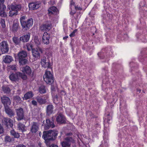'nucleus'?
I'll return each instance as SVG.
<instances>
[{
    "label": "nucleus",
    "instance_id": "obj_44",
    "mask_svg": "<svg viewBox=\"0 0 147 147\" xmlns=\"http://www.w3.org/2000/svg\"><path fill=\"white\" fill-rule=\"evenodd\" d=\"M32 104L34 106H37V102L34 100H32Z\"/></svg>",
    "mask_w": 147,
    "mask_h": 147
},
{
    "label": "nucleus",
    "instance_id": "obj_32",
    "mask_svg": "<svg viewBox=\"0 0 147 147\" xmlns=\"http://www.w3.org/2000/svg\"><path fill=\"white\" fill-rule=\"evenodd\" d=\"M12 40L15 45H20L21 41L20 38L19 39L18 37H13L12 38Z\"/></svg>",
    "mask_w": 147,
    "mask_h": 147
},
{
    "label": "nucleus",
    "instance_id": "obj_53",
    "mask_svg": "<svg viewBox=\"0 0 147 147\" xmlns=\"http://www.w3.org/2000/svg\"><path fill=\"white\" fill-rule=\"evenodd\" d=\"M34 40H35V42H36V43H37V44H38L40 43V42H39V41L36 39H34Z\"/></svg>",
    "mask_w": 147,
    "mask_h": 147
},
{
    "label": "nucleus",
    "instance_id": "obj_25",
    "mask_svg": "<svg viewBox=\"0 0 147 147\" xmlns=\"http://www.w3.org/2000/svg\"><path fill=\"white\" fill-rule=\"evenodd\" d=\"M5 111L6 113L10 117L14 116L15 113L12 109L9 108L8 107L5 108Z\"/></svg>",
    "mask_w": 147,
    "mask_h": 147
},
{
    "label": "nucleus",
    "instance_id": "obj_12",
    "mask_svg": "<svg viewBox=\"0 0 147 147\" xmlns=\"http://www.w3.org/2000/svg\"><path fill=\"white\" fill-rule=\"evenodd\" d=\"M9 76V78L13 82L18 81L19 80V75L21 72L18 71L15 73H11Z\"/></svg>",
    "mask_w": 147,
    "mask_h": 147
},
{
    "label": "nucleus",
    "instance_id": "obj_52",
    "mask_svg": "<svg viewBox=\"0 0 147 147\" xmlns=\"http://www.w3.org/2000/svg\"><path fill=\"white\" fill-rule=\"evenodd\" d=\"M47 56H48V59L49 58H50L52 56V53H47Z\"/></svg>",
    "mask_w": 147,
    "mask_h": 147
},
{
    "label": "nucleus",
    "instance_id": "obj_24",
    "mask_svg": "<svg viewBox=\"0 0 147 147\" xmlns=\"http://www.w3.org/2000/svg\"><path fill=\"white\" fill-rule=\"evenodd\" d=\"M30 37V34L27 32L25 34L20 37V39L23 42H26L28 41Z\"/></svg>",
    "mask_w": 147,
    "mask_h": 147
},
{
    "label": "nucleus",
    "instance_id": "obj_3",
    "mask_svg": "<svg viewBox=\"0 0 147 147\" xmlns=\"http://www.w3.org/2000/svg\"><path fill=\"white\" fill-rule=\"evenodd\" d=\"M21 5L20 4H11L9 7V9H11L9 11V16L12 17L13 16L18 15V11L22 9Z\"/></svg>",
    "mask_w": 147,
    "mask_h": 147
},
{
    "label": "nucleus",
    "instance_id": "obj_36",
    "mask_svg": "<svg viewBox=\"0 0 147 147\" xmlns=\"http://www.w3.org/2000/svg\"><path fill=\"white\" fill-rule=\"evenodd\" d=\"M13 99L17 103H20L21 102V98L18 96L13 97Z\"/></svg>",
    "mask_w": 147,
    "mask_h": 147
},
{
    "label": "nucleus",
    "instance_id": "obj_7",
    "mask_svg": "<svg viewBox=\"0 0 147 147\" xmlns=\"http://www.w3.org/2000/svg\"><path fill=\"white\" fill-rule=\"evenodd\" d=\"M0 50L2 53H5L8 52L9 48L7 41L3 40L0 43Z\"/></svg>",
    "mask_w": 147,
    "mask_h": 147
},
{
    "label": "nucleus",
    "instance_id": "obj_42",
    "mask_svg": "<svg viewBox=\"0 0 147 147\" xmlns=\"http://www.w3.org/2000/svg\"><path fill=\"white\" fill-rule=\"evenodd\" d=\"M12 138L8 136H6L5 138V140L6 141L10 142L12 141Z\"/></svg>",
    "mask_w": 147,
    "mask_h": 147
},
{
    "label": "nucleus",
    "instance_id": "obj_31",
    "mask_svg": "<svg viewBox=\"0 0 147 147\" xmlns=\"http://www.w3.org/2000/svg\"><path fill=\"white\" fill-rule=\"evenodd\" d=\"M38 92L41 94H45L46 92L45 87L44 85L40 86L38 89Z\"/></svg>",
    "mask_w": 147,
    "mask_h": 147
},
{
    "label": "nucleus",
    "instance_id": "obj_57",
    "mask_svg": "<svg viewBox=\"0 0 147 147\" xmlns=\"http://www.w3.org/2000/svg\"><path fill=\"white\" fill-rule=\"evenodd\" d=\"M4 0H0V4L3 3Z\"/></svg>",
    "mask_w": 147,
    "mask_h": 147
},
{
    "label": "nucleus",
    "instance_id": "obj_28",
    "mask_svg": "<svg viewBox=\"0 0 147 147\" xmlns=\"http://www.w3.org/2000/svg\"><path fill=\"white\" fill-rule=\"evenodd\" d=\"M20 28V26H19L18 22L17 21L14 22L12 27V31L14 33H15Z\"/></svg>",
    "mask_w": 147,
    "mask_h": 147
},
{
    "label": "nucleus",
    "instance_id": "obj_4",
    "mask_svg": "<svg viewBox=\"0 0 147 147\" xmlns=\"http://www.w3.org/2000/svg\"><path fill=\"white\" fill-rule=\"evenodd\" d=\"M27 56V53L26 51H22L18 53V56L20 65H24L28 63V60L26 58Z\"/></svg>",
    "mask_w": 147,
    "mask_h": 147
},
{
    "label": "nucleus",
    "instance_id": "obj_43",
    "mask_svg": "<svg viewBox=\"0 0 147 147\" xmlns=\"http://www.w3.org/2000/svg\"><path fill=\"white\" fill-rule=\"evenodd\" d=\"M4 131V129L1 124L0 123V134H3Z\"/></svg>",
    "mask_w": 147,
    "mask_h": 147
},
{
    "label": "nucleus",
    "instance_id": "obj_60",
    "mask_svg": "<svg viewBox=\"0 0 147 147\" xmlns=\"http://www.w3.org/2000/svg\"><path fill=\"white\" fill-rule=\"evenodd\" d=\"M137 91L139 92L140 93L141 91V90H140V89H137Z\"/></svg>",
    "mask_w": 147,
    "mask_h": 147
},
{
    "label": "nucleus",
    "instance_id": "obj_41",
    "mask_svg": "<svg viewBox=\"0 0 147 147\" xmlns=\"http://www.w3.org/2000/svg\"><path fill=\"white\" fill-rule=\"evenodd\" d=\"M77 29H75L70 35L69 36L70 37H73L75 35V33L77 32Z\"/></svg>",
    "mask_w": 147,
    "mask_h": 147
},
{
    "label": "nucleus",
    "instance_id": "obj_26",
    "mask_svg": "<svg viewBox=\"0 0 147 147\" xmlns=\"http://www.w3.org/2000/svg\"><path fill=\"white\" fill-rule=\"evenodd\" d=\"M32 53L34 59L36 60L40 58V53L38 49H34L32 50Z\"/></svg>",
    "mask_w": 147,
    "mask_h": 147
},
{
    "label": "nucleus",
    "instance_id": "obj_17",
    "mask_svg": "<svg viewBox=\"0 0 147 147\" xmlns=\"http://www.w3.org/2000/svg\"><path fill=\"white\" fill-rule=\"evenodd\" d=\"M72 139V138L70 137L65 138V140L61 142L62 147H70L71 141Z\"/></svg>",
    "mask_w": 147,
    "mask_h": 147
},
{
    "label": "nucleus",
    "instance_id": "obj_8",
    "mask_svg": "<svg viewBox=\"0 0 147 147\" xmlns=\"http://www.w3.org/2000/svg\"><path fill=\"white\" fill-rule=\"evenodd\" d=\"M42 126L45 130L48 129L51 127L53 128L55 127L53 122L51 121V120L49 119H46L45 123H43Z\"/></svg>",
    "mask_w": 147,
    "mask_h": 147
},
{
    "label": "nucleus",
    "instance_id": "obj_23",
    "mask_svg": "<svg viewBox=\"0 0 147 147\" xmlns=\"http://www.w3.org/2000/svg\"><path fill=\"white\" fill-rule=\"evenodd\" d=\"M2 91L4 94H9L11 90L10 86L8 85H4L1 87Z\"/></svg>",
    "mask_w": 147,
    "mask_h": 147
},
{
    "label": "nucleus",
    "instance_id": "obj_40",
    "mask_svg": "<svg viewBox=\"0 0 147 147\" xmlns=\"http://www.w3.org/2000/svg\"><path fill=\"white\" fill-rule=\"evenodd\" d=\"M9 67L12 70L16 71L17 70V66L16 65H11L9 66Z\"/></svg>",
    "mask_w": 147,
    "mask_h": 147
},
{
    "label": "nucleus",
    "instance_id": "obj_59",
    "mask_svg": "<svg viewBox=\"0 0 147 147\" xmlns=\"http://www.w3.org/2000/svg\"><path fill=\"white\" fill-rule=\"evenodd\" d=\"M124 37L126 38L127 37V34H125L124 35Z\"/></svg>",
    "mask_w": 147,
    "mask_h": 147
},
{
    "label": "nucleus",
    "instance_id": "obj_47",
    "mask_svg": "<svg viewBox=\"0 0 147 147\" xmlns=\"http://www.w3.org/2000/svg\"><path fill=\"white\" fill-rule=\"evenodd\" d=\"M59 98L57 95H55L54 98V101H58Z\"/></svg>",
    "mask_w": 147,
    "mask_h": 147
},
{
    "label": "nucleus",
    "instance_id": "obj_10",
    "mask_svg": "<svg viewBox=\"0 0 147 147\" xmlns=\"http://www.w3.org/2000/svg\"><path fill=\"white\" fill-rule=\"evenodd\" d=\"M51 23L49 22L44 23L40 26V29L42 31L48 32L51 28Z\"/></svg>",
    "mask_w": 147,
    "mask_h": 147
},
{
    "label": "nucleus",
    "instance_id": "obj_20",
    "mask_svg": "<svg viewBox=\"0 0 147 147\" xmlns=\"http://www.w3.org/2000/svg\"><path fill=\"white\" fill-rule=\"evenodd\" d=\"M54 106L52 104L48 105L46 108V115L49 116L54 112Z\"/></svg>",
    "mask_w": 147,
    "mask_h": 147
},
{
    "label": "nucleus",
    "instance_id": "obj_46",
    "mask_svg": "<svg viewBox=\"0 0 147 147\" xmlns=\"http://www.w3.org/2000/svg\"><path fill=\"white\" fill-rule=\"evenodd\" d=\"M75 3L73 1V0H71V1H70V8H71V10H72V8H71V7L72 6V5H75Z\"/></svg>",
    "mask_w": 147,
    "mask_h": 147
},
{
    "label": "nucleus",
    "instance_id": "obj_29",
    "mask_svg": "<svg viewBox=\"0 0 147 147\" xmlns=\"http://www.w3.org/2000/svg\"><path fill=\"white\" fill-rule=\"evenodd\" d=\"M21 71L24 73H26L28 75H30L32 72L30 68L28 66H26L22 68Z\"/></svg>",
    "mask_w": 147,
    "mask_h": 147
},
{
    "label": "nucleus",
    "instance_id": "obj_50",
    "mask_svg": "<svg viewBox=\"0 0 147 147\" xmlns=\"http://www.w3.org/2000/svg\"><path fill=\"white\" fill-rule=\"evenodd\" d=\"M98 56L99 57H100L101 59L103 58V57H101L102 55H103L102 54V53H98Z\"/></svg>",
    "mask_w": 147,
    "mask_h": 147
},
{
    "label": "nucleus",
    "instance_id": "obj_51",
    "mask_svg": "<svg viewBox=\"0 0 147 147\" xmlns=\"http://www.w3.org/2000/svg\"><path fill=\"white\" fill-rule=\"evenodd\" d=\"M21 90L20 89H18L16 93L18 94H20L21 93Z\"/></svg>",
    "mask_w": 147,
    "mask_h": 147
},
{
    "label": "nucleus",
    "instance_id": "obj_35",
    "mask_svg": "<svg viewBox=\"0 0 147 147\" xmlns=\"http://www.w3.org/2000/svg\"><path fill=\"white\" fill-rule=\"evenodd\" d=\"M26 46L27 49L28 51H30L31 50L32 51L33 49V45L31 42L28 43L26 44Z\"/></svg>",
    "mask_w": 147,
    "mask_h": 147
},
{
    "label": "nucleus",
    "instance_id": "obj_1",
    "mask_svg": "<svg viewBox=\"0 0 147 147\" xmlns=\"http://www.w3.org/2000/svg\"><path fill=\"white\" fill-rule=\"evenodd\" d=\"M26 19V16H21L20 19L22 27L24 31H26L29 30L30 27L32 26L33 23V20L32 18H29L26 21L25 20Z\"/></svg>",
    "mask_w": 147,
    "mask_h": 147
},
{
    "label": "nucleus",
    "instance_id": "obj_61",
    "mask_svg": "<svg viewBox=\"0 0 147 147\" xmlns=\"http://www.w3.org/2000/svg\"><path fill=\"white\" fill-rule=\"evenodd\" d=\"M99 147H102L101 145Z\"/></svg>",
    "mask_w": 147,
    "mask_h": 147
},
{
    "label": "nucleus",
    "instance_id": "obj_37",
    "mask_svg": "<svg viewBox=\"0 0 147 147\" xmlns=\"http://www.w3.org/2000/svg\"><path fill=\"white\" fill-rule=\"evenodd\" d=\"M24 74L21 73L19 75V78H21L23 80H26L27 78V76Z\"/></svg>",
    "mask_w": 147,
    "mask_h": 147
},
{
    "label": "nucleus",
    "instance_id": "obj_48",
    "mask_svg": "<svg viewBox=\"0 0 147 147\" xmlns=\"http://www.w3.org/2000/svg\"><path fill=\"white\" fill-rule=\"evenodd\" d=\"M14 147H26V146L22 144H20Z\"/></svg>",
    "mask_w": 147,
    "mask_h": 147
},
{
    "label": "nucleus",
    "instance_id": "obj_2",
    "mask_svg": "<svg viewBox=\"0 0 147 147\" xmlns=\"http://www.w3.org/2000/svg\"><path fill=\"white\" fill-rule=\"evenodd\" d=\"M57 134L58 132L56 131L50 130L44 131L43 132L42 137L45 141L53 140L55 139Z\"/></svg>",
    "mask_w": 147,
    "mask_h": 147
},
{
    "label": "nucleus",
    "instance_id": "obj_5",
    "mask_svg": "<svg viewBox=\"0 0 147 147\" xmlns=\"http://www.w3.org/2000/svg\"><path fill=\"white\" fill-rule=\"evenodd\" d=\"M43 78L44 81L50 85L52 84L54 82L53 75L50 71H46Z\"/></svg>",
    "mask_w": 147,
    "mask_h": 147
},
{
    "label": "nucleus",
    "instance_id": "obj_9",
    "mask_svg": "<svg viewBox=\"0 0 147 147\" xmlns=\"http://www.w3.org/2000/svg\"><path fill=\"white\" fill-rule=\"evenodd\" d=\"M13 121L10 118L8 117H4L2 121L3 125H5L7 128L12 127L13 126Z\"/></svg>",
    "mask_w": 147,
    "mask_h": 147
},
{
    "label": "nucleus",
    "instance_id": "obj_58",
    "mask_svg": "<svg viewBox=\"0 0 147 147\" xmlns=\"http://www.w3.org/2000/svg\"><path fill=\"white\" fill-rule=\"evenodd\" d=\"M68 36H66L65 37H63V39H64V40L68 38Z\"/></svg>",
    "mask_w": 147,
    "mask_h": 147
},
{
    "label": "nucleus",
    "instance_id": "obj_15",
    "mask_svg": "<svg viewBox=\"0 0 147 147\" xmlns=\"http://www.w3.org/2000/svg\"><path fill=\"white\" fill-rule=\"evenodd\" d=\"M56 121L59 124L65 123H66L65 119L63 115L59 113L57 115L56 117Z\"/></svg>",
    "mask_w": 147,
    "mask_h": 147
},
{
    "label": "nucleus",
    "instance_id": "obj_16",
    "mask_svg": "<svg viewBox=\"0 0 147 147\" xmlns=\"http://www.w3.org/2000/svg\"><path fill=\"white\" fill-rule=\"evenodd\" d=\"M46 61L47 58L45 57H43L41 59V63L42 67L45 68H51L52 65L50 61H49L47 62Z\"/></svg>",
    "mask_w": 147,
    "mask_h": 147
},
{
    "label": "nucleus",
    "instance_id": "obj_39",
    "mask_svg": "<svg viewBox=\"0 0 147 147\" xmlns=\"http://www.w3.org/2000/svg\"><path fill=\"white\" fill-rule=\"evenodd\" d=\"M112 119V117L110 115V114H109L107 115L106 117L105 118V121H107L108 123H109V121Z\"/></svg>",
    "mask_w": 147,
    "mask_h": 147
},
{
    "label": "nucleus",
    "instance_id": "obj_49",
    "mask_svg": "<svg viewBox=\"0 0 147 147\" xmlns=\"http://www.w3.org/2000/svg\"><path fill=\"white\" fill-rule=\"evenodd\" d=\"M48 147H58V146L57 145L54 144H52L49 145Z\"/></svg>",
    "mask_w": 147,
    "mask_h": 147
},
{
    "label": "nucleus",
    "instance_id": "obj_45",
    "mask_svg": "<svg viewBox=\"0 0 147 147\" xmlns=\"http://www.w3.org/2000/svg\"><path fill=\"white\" fill-rule=\"evenodd\" d=\"M75 9L76 10H82V8L80 7L77 6H75Z\"/></svg>",
    "mask_w": 147,
    "mask_h": 147
},
{
    "label": "nucleus",
    "instance_id": "obj_14",
    "mask_svg": "<svg viewBox=\"0 0 147 147\" xmlns=\"http://www.w3.org/2000/svg\"><path fill=\"white\" fill-rule=\"evenodd\" d=\"M40 6V3L39 1L32 2L29 4L28 7L30 10H32L38 9Z\"/></svg>",
    "mask_w": 147,
    "mask_h": 147
},
{
    "label": "nucleus",
    "instance_id": "obj_33",
    "mask_svg": "<svg viewBox=\"0 0 147 147\" xmlns=\"http://www.w3.org/2000/svg\"><path fill=\"white\" fill-rule=\"evenodd\" d=\"M18 128L19 130H21L22 132L25 131L26 127L22 123H19L18 125Z\"/></svg>",
    "mask_w": 147,
    "mask_h": 147
},
{
    "label": "nucleus",
    "instance_id": "obj_13",
    "mask_svg": "<svg viewBox=\"0 0 147 147\" xmlns=\"http://www.w3.org/2000/svg\"><path fill=\"white\" fill-rule=\"evenodd\" d=\"M16 111L17 115V119L18 121H20L24 119V112L22 108L16 109Z\"/></svg>",
    "mask_w": 147,
    "mask_h": 147
},
{
    "label": "nucleus",
    "instance_id": "obj_55",
    "mask_svg": "<svg viewBox=\"0 0 147 147\" xmlns=\"http://www.w3.org/2000/svg\"><path fill=\"white\" fill-rule=\"evenodd\" d=\"M75 13H76L75 11L73 12L71 11L70 12V14L71 15H73Z\"/></svg>",
    "mask_w": 147,
    "mask_h": 147
},
{
    "label": "nucleus",
    "instance_id": "obj_34",
    "mask_svg": "<svg viewBox=\"0 0 147 147\" xmlns=\"http://www.w3.org/2000/svg\"><path fill=\"white\" fill-rule=\"evenodd\" d=\"M11 134L15 138H19L20 137V135L18 133L16 132L14 130H12L10 131Z\"/></svg>",
    "mask_w": 147,
    "mask_h": 147
},
{
    "label": "nucleus",
    "instance_id": "obj_21",
    "mask_svg": "<svg viewBox=\"0 0 147 147\" xmlns=\"http://www.w3.org/2000/svg\"><path fill=\"white\" fill-rule=\"evenodd\" d=\"M49 14L51 15H56L59 13V11L57 8L55 6H52L48 10Z\"/></svg>",
    "mask_w": 147,
    "mask_h": 147
},
{
    "label": "nucleus",
    "instance_id": "obj_18",
    "mask_svg": "<svg viewBox=\"0 0 147 147\" xmlns=\"http://www.w3.org/2000/svg\"><path fill=\"white\" fill-rule=\"evenodd\" d=\"M39 125L38 122H33L30 129V131L32 133H36L38 130Z\"/></svg>",
    "mask_w": 147,
    "mask_h": 147
},
{
    "label": "nucleus",
    "instance_id": "obj_54",
    "mask_svg": "<svg viewBox=\"0 0 147 147\" xmlns=\"http://www.w3.org/2000/svg\"><path fill=\"white\" fill-rule=\"evenodd\" d=\"M38 51H39V52H40L41 53H43V51L41 48H39L38 49Z\"/></svg>",
    "mask_w": 147,
    "mask_h": 147
},
{
    "label": "nucleus",
    "instance_id": "obj_30",
    "mask_svg": "<svg viewBox=\"0 0 147 147\" xmlns=\"http://www.w3.org/2000/svg\"><path fill=\"white\" fill-rule=\"evenodd\" d=\"M33 95L32 92H28L25 94L24 97H23V99L26 100L32 97Z\"/></svg>",
    "mask_w": 147,
    "mask_h": 147
},
{
    "label": "nucleus",
    "instance_id": "obj_6",
    "mask_svg": "<svg viewBox=\"0 0 147 147\" xmlns=\"http://www.w3.org/2000/svg\"><path fill=\"white\" fill-rule=\"evenodd\" d=\"M49 98V96L47 95L44 96H37L35 99L37 102L40 105H42L46 104L47 100Z\"/></svg>",
    "mask_w": 147,
    "mask_h": 147
},
{
    "label": "nucleus",
    "instance_id": "obj_19",
    "mask_svg": "<svg viewBox=\"0 0 147 147\" xmlns=\"http://www.w3.org/2000/svg\"><path fill=\"white\" fill-rule=\"evenodd\" d=\"M50 38V35L47 32L44 33L42 37V42L44 44L48 45L49 43V39Z\"/></svg>",
    "mask_w": 147,
    "mask_h": 147
},
{
    "label": "nucleus",
    "instance_id": "obj_27",
    "mask_svg": "<svg viewBox=\"0 0 147 147\" xmlns=\"http://www.w3.org/2000/svg\"><path fill=\"white\" fill-rule=\"evenodd\" d=\"M3 61L5 63H10L13 60V58L9 55L3 56Z\"/></svg>",
    "mask_w": 147,
    "mask_h": 147
},
{
    "label": "nucleus",
    "instance_id": "obj_22",
    "mask_svg": "<svg viewBox=\"0 0 147 147\" xmlns=\"http://www.w3.org/2000/svg\"><path fill=\"white\" fill-rule=\"evenodd\" d=\"M6 8L5 6L3 3L0 4V16L4 18L7 16L6 13L5 12Z\"/></svg>",
    "mask_w": 147,
    "mask_h": 147
},
{
    "label": "nucleus",
    "instance_id": "obj_38",
    "mask_svg": "<svg viewBox=\"0 0 147 147\" xmlns=\"http://www.w3.org/2000/svg\"><path fill=\"white\" fill-rule=\"evenodd\" d=\"M5 23V20L4 19H1L0 23L1 24V26L3 28H4L6 26Z\"/></svg>",
    "mask_w": 147,
    "mask_h": 147
},
{
    "label": "nucleus",
    "instance_id": "obj_11",
    "mask_svg": "<svg viewBox=\"0 0 147 147\" xmlns=\"http://www.w3.org/2000/svg\"><path fill=\"white\" fill-rule=\"evenodd\" d=\"M1 102L4 106L5 108L9 107L11 104L10 98L7 96L4 95L1 97Z\"/></svg>",
    "mask_w": 147,
    "mask_h": 147
},
{
    "label": "nucleus",
    "instance_id": "obj_56",
    "mask_svg": "<svg viewBox=\"0 0 147 147\" xmlns=\"http://www.w3.org/2000/svg\"><path fill=\"white\" fill-rule=\"evenodd\" d=\"M51 120V121H53V123H54V118L53 117H52L51 118V119H50Z\"/></svg>",
    "mask_w": 147,
    "mask_h": 147
}]
</instances>
